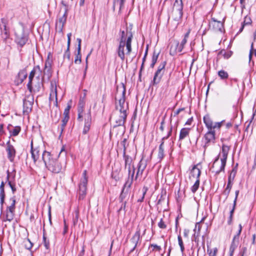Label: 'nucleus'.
Instances as JSON below:
<instances>
[{
    "mask_svg": "<svg viewBox=\"0 0 256 256\" xmlns=\"http://www.w3.org/2000/svg\"><path fill=\"white\" fill-rule=\"evenodd\" d=\"M200 180H196V182L194 184H193V186L191 187L190 190L192 193H195L196 190H198L199 186H200Z\"/></svg>",
    "mask_w": 256,
    "mask_h": 256,
    "instance_id": "nucleus-44",
    "label": "nucleus"
},
{
    "mask_svg": "<svg viewBox=\"0 0 256 256\" xmlns=\"http://www.w3.org/2000/svg\"><path fill=\"white\" fill-rule=\"evenodd\" d=\"M201 229V226L200 225V222H196L195 226V228L194 231H195V234L194 235V240L196 242L197 240V238L199 236L200 233Z\"/></svg>",
    "mask_w": 256,
    "mask_h": 256,
    "instance_id": "nucleus-33",
    "label": "nucleus"
},
{
    "mask_svg": "<svg viewBox=\"0 0 256 256\" xmlns=\"http://www.w3.org/2000/svg\"><path fill=\"white\" fill-rule=\"evenodd\" d=\"M43 86V83H42V80H38V82L34 86V88H32V92H38L40 91V88H41L42 86Z\"/></svg>",
    "mask_w": 256,
    "mask_h": 256,
    "instance_id": "nucleus-42",
    "label": "nucleus"
},
{
    "mask_svg": "<svg viewBox=\"0 0 256 256\" xmlns=\"http://www.w3.org/2000/svg\"><path fill=\"white\" fill-rule=\"evenodd\" d=\"M14 212L9 210H6V220L11 222L14 219Z\"/></svg>",
    "mask_w": 256,
    "mask_h": 256,
    "instance_id": "nucleus-40",
    "label": "nucleus"
},
{
    "mask_svg": "<svg viewBox=\"0 0 256 256\" xmlns=\"http://www.w3.org/2000/svg\"><path fill=\"white\" fill-rule=\"evenodd\" d=\"M34 104V97L32 96H27L23 100V112L28 114L32 110Z\"/></svg>",
    "mask_w": 256,
    "mask_h": 256,
    "instance_id": "nucleus-14",
    "label": "nucleus"
},
{
    "mask_svg": "<svg viewBox=\"0 0 256 256\" xmlns=\"http://www.w3.org/2000/svg\"><path fill=\"white\" fill-rule=\"evenodd\" d=\"M174 10H182L183 4L182 0H175L174 4Z\"/></svg>",
    "mask_w": 256,
    "mask_h": 256,
    "instance_id": "nucleus-36",
    "label": "nucleus"
},
{
    "mask_svg": "<svg viewBox=\"0 0 256 256\" xmlns=\"http://www.w3.org/2000/svg\"><path fill=\"white\" fill-rule=\"evenodd\" d=\"M6 150L8 152V158L10 162H13L16 156V150L14 147L10 144H8Z\"/></svg>",
    "mask_w": 256,
    "mask_h": 256,
    "instance_id": "nucleus-24",
    "label": "nucleus"
},
{
    "mask_svg": "<svg viewBox=\"0 0 256 256\" xmlns=\"http://www.w3.org/2000/svg\"><path fill=\"white\" fill-rule=\"evenodd\" d=\"M191 130L190 128H182L180 132L178 141H182L183 140L187 138L189 136L190 131Z\"/></svg>",
    "mask_w": 256,
    "mask_h": 256,
    "instance_id": "nucleus-26",
    "label": "nucleus"
},
{
    "mask_svg": "<svg viewBox=\"0 0 256 256\" xmlns=\"http://www.w3.org/2000/svg\"><path fill=\"white\" fill-rule=\"evenodd\" d=\"M178 245L180 246V251L182 252H184V243L182 242V238L180 234L178 235Z\"/></svg>",
    "mask_w": 256,
    "mask_h": 256,
    "instance_id": "nucleus-47",
    "label": "nucleus"
},
{
    "mask_svg": "<svg viewBox=\"0 0 256 256\" xmlns=\"http://www.w3.org/2000/svg\"><path fill=\"white\" fill-rule=\"evenodd\" d=\"M236 172L234 169H232L228 177V180L230 179V182H233V181H234V177L236 174Z\"/></svg>",
    "mask_w": 256,
    "mask_h": 256,
    "instance_id": "nucleus-55",
    "label": "nucleus"
},
{
    "mask_svg": "<svg viewBox=\"0 0 256 256\" xmlns=\"http://www.w3.org/2000/svg\"><path fill=\"white\" fill-rule=\"evenodd\" d=\"M148 190V188H146V186H144L143 188H142L143 193H142V197L138 200V202H142L144 201L145 195L147 192Z\"/></svg>",
    "mask_w": 256,
    "mask_h": 256,
    "instance_id": "nucleus-52",
    "label": "nucleus"
},
{
    "mask_svg": "<svg viewBox=\"0 0 256 256\" xmlns=\"http://www.w3.org/2000/svg\"><path fill=\"white\" fill-rule=\"evenodd\" d=\"M233 182H230V179L228 180V184L226 186V187L224 192V194L226 196V197L228 196L229 195L230 190L232 189V186Z\"/></svg>",
    "mask_w": 256,
    "mask_h": 256,
    "instance_id": "nucleus-37",
    "label": "nucleus"
},
{
    "mask_svg": "<svg viewBox=\"0 0 256 256\" xmlns=\"http://www.w3.org/2000/svg\"><path fill=\"white\" fill-rule=\"evenodd\" d=\"M80 211L78 208H77L73 213V224L76 225L78 222L79 218Z\"/></svg>",
    "mask_w": 256,
    "mask_h": 256,
    "instance_id": "nucleus-39",
    "label": "nucleus"
},
{
    "mask_svg": "<svg viewBox=\"0 0 256 256\" xmlns=\"http://www.w3.org/2000/svg\"><path fill=\"white\" fill-rule=\"evenodd\" d=\"M203 120L208 130H219L224 122V120H222L220 122H214L210 116L208 114L204 116Z\"/></svg>",
    "mask_w": 256,
    "mask_h": 256,
    "instance_id": "nucleus-9",
    "label": "nucleus"
},
{
    "mask_svg": "<svg viewBox=\"0 0 256 256\" xmlns=\"http://www.w3.org/2000/svg\"><path fill=\"white\" fill-rule=\"evenodd\" d=\"M200 174L201 171L200 169L196 166H194L190 170L189 176L190 179L192 180L193 179H196V180H200Z\"/></svg>",
    "mask_w": 256,
    "mask_h": 256,
    "instance_id": "nucleus-21",
    "label": "nucleus"
},
{
    "mask_svg": "<svg viewBox=\"0 0 256 256\" xmlns=\"http://www.w3.org/2000/svg\"><path fill=\"white\" fill-rule=\"evenodd\" d=\"M207 251L209 255L208 256H216L218 253V250L216 248H215L214 249L208 248Z\"/></svg>",
    "mask_w": 256,
    "mask_h": 256,
    "instance_id": "nucleus-49",
    "label": "nucleus"
},
{
    "mask_svg": "<svg viewBox=\"0 0 256 256\" xmlns=\"http://www.w3.org/2000/svg\"><path fill=\"white\" fill-rule=\"evenodd\" d=\"M123 158L124 160V167L134 166L132 164L133 160L132 158L130 156L126 154L125 152L123 153Z\"/></svg>",
    "mask_w": 256,
    "mask_h": 256,
    "instance_id": "nucleus-31",
    "label": "nucleus"
},
{
    "mask_svg": "<svg viewBox=\"0 0 256 256\" xmlns=\"http://www.w3.org/2000/svg\"><path fill=\"white\" fill-rule=\"evenodd\" d=\"M225 21V18L222 20V21L218 20L216 18H212V20L210 22V28H212L215 32H224V23Z\"/></svg>",
    "mask_w": 256,
    "mask_h": 256,
    "instance_id": "nucleus-10",
    "label": "nucleus"
},
{
    "mask_svg": "<svg viewBox=\"0 0 256 256\" xmlns=\"http://www.w3.org/2000/svg\"><path fill=\"white\" fill-rule=\"evenodd\" d=\"M124 32L122 31V36L119 46L117 50L118 55L122 61H124L125 59V54L124 52L125 46H126V54L129 55L132 50V33H130L126 40L124 38Z\"/></svg>",
    "mask_w": 256,
    "mask_h": 256,
    "instance_id": "nucleus-5",
    "label": "nucleus"
},
{
    "mask_svg": "<svg viewBox=\"0 0 256 256\" xmlns=\"http://www.w3.org/2000/svg\"><path fill=\"white\" fill-rule=\"evenodd\" d=\"M85 100L84 98H80L78 106V120L82 122L84 117V126L82 130L84 134H86L90 130L92 124L91 110L90 108L86 113L84 112Z\"/></svg>",
    "mask_w": 256,
    "mask_h": 256,
    "instance_id": "nucleus-3",
    "label": "nucleus"
},
{
    "mask_svg": "<svg viewBox=\"0 0 256 256\" xmlns=\"http://www.w3.org/2000/svg\"><path fill=\"white\" fill-rule=\"evenodd\" d=\"M49 100L50 102L54 101L56 103V104L57 105V88L56 82L55 80H52L50 82V94Z\"/></svg>",
    "mask_w": 256,
    "mask_h": 256,
    "instance_id": "nucleus-15",
    "label": "nucleus"
},
{
    "mask_svg": "<svg viewBox=\"0 0 256 256\" xmlns=\"http://www.w3.org/2000/svg\"><path fill=\"white\" fill-rule=\"evenodd\" d=\"M235 208H236V206H233L232 209L230 210V216L228 218V222H227L228 224V225H231L232 223L233 215H234V212Z\"/></svg>",
    "mask_w": 256,
    "mask_h": 256,
    "instance_id": "nucleus-43",
    "label": "nucleus"
},
{
    "mask_svg": "<svg viewBox=\"0 0 256 256\" xmlns=\"http://www.w3.org/2000/svg\"><path fill=\"white\" fill-rule=\"evenodd\" d=\"M216 130H208L204 136V147L206 148L210 146V143H214L216 139Z\"/></svg>",
    "mask_w": 256,
    "mask_h": 256,
    "instance_id": "nucleus-13",
    "label": "nucleus"
},
{
    "mask_svg": "<svg viewBox=\"0 0 256 256\" xmlns=\"http://www.w3.org/2000/svg\"><path fill=\"white\" fill-rule=\"evenodd\" d=\"M126 138H124L123 140L121 142V144H122V146H123V148H124L123 153L124 152H125V153H126Z\"/></svg>",
    "mask_w": 256,
    "mask_h": 256,
    "instance_id": "nucleus-61",
    "label": "nucleus"
},
{
    "mask_svg": "<svg viewBox=\"0 0 256 256\" xmlns=\"http://www.w3.org/2000/svg\"><path fill=\"white\" fill-rule=\"evenodd\" d=\"M66 124L63 123V122L62 123V124H61L60 128H60V135L62 133V132H63L64 129V128H65Z\"/></svg>",
    "mask_w": 256,
    "mask_h": 256,
    "instance_id": "nucleus-64",
    "label": "nucleus"
},
{
    "mask_svg": "<svg viewBox=\"0 0 256 256\" xmlns=\"http://www.w3.org/2000/svg\"><path fill=\"white\" fill-rule=\"evenodd\" d=\"M15 174L13 176H10L8 170L7 171L6 180L8 182V184L12 189V192L14 194L16 191V184L14 181Z\"/></svg>",
    "mask_w": 256,
    "mask_h": 256,
    "instance_id": "nucleus-22",
    "label": "nucleus"
},
{
    "mask_svg": "<svg viewBox=\"0 0 256 256\" xmlns=\"http://www.w3.org/2000/svg\"><path fill=\"white\" fill-rule=\"evenodd\" d=\"M0 29L1 31V36L4 41H6L10 37V30L8 28V20L4 18L0 20Z\"/></svg>",
    "mask_w": 256,
    "mask_h": 256,
    "instance_id": "nucleus-11",
    "label": "nucleus"
},
{
    "mask_svg": "<svg viewBox=\"0 0 256 256\" xmlns=\"http://www.w3.org/2000/svg\"><path fill=\"white\" fill-rule=\"evenodd\" d=\"M70 105H68L64 110V116H69V112H70Z\"/></svg>",
    "mask_w": 256,
    "mask_h": 256,
    "instance_id": "nucleus-60",
    "label": "nucleus"
},
{
    "mask_svg": "<svg viewBox=\"0 0 256 256\" xmlns=\"http://www.w3.org/2000/svg\"><path fill=\"white\" fill-rule=\"evenodd\" d=\"M52 60L50 59L49 56H48V58L45 62L44 68V76H46L48 80H50L52 76Z\"/></svg>",
    "mask_w": 256,
    "mask_h": 256,
    "instance_id": "nucleus-18",
    "label": "nucleus"
},
{
    "mask_svg": "<svg viewBox=\"0 0 256 256\" xmlns=\"http://www.w3.org/2000/svg\"><path fill=\"white\" fill-rule=\"evenodd\" d=\"M252 20L248 16H246L244 18V20L242 23L244 25L250 24L252 23Z\"/></svg>",
    "mask_w": 256,
    "mask_h": 256,
    "instance_id": "nucleus-51",
    "label": "nucleus"
},
{
    "mask_svg": "<svg viewBox=\"0 0 256 256\" xmlns=\"http://www.w3.org/2000/svg\"><path fill=\"white\" fill-rule=\"evenodd\" d=\"M166 64V61H163L160 64L157 70L154 73L153 80L152 81V85H156L158 84L161 81L162 78L165 72V67Z\"/></svg>",
    "mask_w": 256,
    "mask_h": 256,
    "instance_id": "nucleus-8",
    "label": "nucleus"
},
{
    "mask_svg": "<svg viewBox=\"0 0 256 256\" xmlns=\"http://www.w3.org/2000/svg\"><path fill=\"white\" fill-rule=\"evenodd\" d=\"M159 54H160L159 52H156V51L154 52L152 56V62L150 65V68H154L155 64H156V62L158 60V58Z\"/></svg>",
    "mask_w": 256,
    "mask_h": 256,
    "instance_id": "nucleus-35",
    "label": "nucleus"
},
{
    "mask_svg": "<svg viewBox=\"0 0 256 256\" xmlns=\"http://www.w3.org/2000/svg\"><path fill=\"white\" fill-rule=\"evenodd\" d=\"M43 242H44V246L46 247V248L47 250L48 249L49 247H50L49 240H47L44 234L43 235Z\"/></svg>",
    "mask_w": 256,
    "mask_h": 256,
    "instance_id": "nucleus-53",
    "label": "nucleus"
},
{
    "mask_svg": "<svg viewBox=\"0 0 256 256\" xmlns=\"http://www.w3.org/2000/svg\"><path fill=\"white\" fill-rule=\"evenodd\" d=\"M4 182H2L0 186V204L2 208L3 206V204L4 202L5 194L4 190Z\"/></svg>",
    "mask_w": 256,
    "mask_h": 256,
    "instance_id": "nucleus-32",
    "label": "nucleus"
},
{
    "mask_svg": "<svg viewBox=\"0 0 256 256\" xmlns=\"http://www.w3.org/2000/svg\"><path fill=\"white\" fill-rule=\"evenodd\" d=\"M141 238L142 236H140V229L139 227H138L136 232L130 240V242L133 245L132 248L130 251V253L134 252L136 250V247L140 245L141 243Z\"/></svg>",
    "mask_w": 256,
    "mask_h": 256,
    "instance_id": "nucleus-12",
    "label": "nucleus"
},
{
    "mask_svg": "<svg viewBox=\"0 0 256 256\" xmlns=\"http://www.w3.org/2000/svg\"><path fill=\"white\" fill-rule=\"evenodd\" d=\"M57 156L46 150L42 154V160L46 168L53 173H59L62 169V165L57 160Z\"/></svg>",
    "mask_w": 256,
    "mask_h": 256,
    "instance_id": "nucleus-4",
    "label": "nucleus"
},
{
    "mask_svg": "<svg viewBox=\"0 0 256 256\" xmlns=\"http://www.w3.org/2000/svg\"><path fill=\"white\" fill-rule=\"evenodd\" d=\"M190 33V30H189L186 34H185L184 36V38L182 40L180 43V44L178 42L177 43L176 50L178 52H182L186 44V42L188 41V38L189 37Z\"/></svg>",
    "mask_w": 256,
    "mask_h": 256,
    "instance_id": "nucleus-23",
    "label": "nucleus"
},
{
    "mask_svg": "<svg viewBox=\"0 0 256 256\" xmlns=\"http://www.w3.org/2000/svg\"><path fill=\"white\" fill-rule=\"evenodd\" d=\"M30 152L32 154V158L34 162V163L36 164L37 160L40 158V153L38 148H33L32 142H31Z\"/></svg>",
    "mask_w": 256,
    "mask_h": 256,
    "instance_id": "nucleus-25",
    "label": "nucleus"
},
{
    "mask_svg": "<svg viewBox=\"0 0 256 256\" xmlns=\"http://www.w3.org/2000/svg\"><path fill=\"white\" fill-rule=\"evenodd\" d=\"M80 53V52L78 50V54H76L74 60L75 63H77L78 62L79 63L81 62V55Z\"/></svg>",
    "mask_w": 256,
    "mask_h": 256,
    "instance_id": "nucleus-57",
    "label": "nucleus"
},
{
    "mask_svg": "<svg viewBox=\"0 0 256 256\" xmlns=\"http://www.w3.org/2000/svg\"><path fill=\"white\" fill-rule=\"evenodd\" d=\"M182 10H174L172 11V18L175 21H179L182 16Z\"/></svg>",
    "mask_w": 256,
    "mask_h": 256,
    "instance_id": "nucleus-30",
    "label": "nucleus"
},
{
    "mask_svg": "<svg viewBox=\"0 0 256 256\" xmlns=\"http://www.w3.org/2000/svg\"><path fill=\"white\" fill-rule=\"evenodd\" d=\"M239 230L232 239V242L230 247V256H232L234 251L235 250L236 248L237 247V244H236V242H238L239 236L242 232V226L241 224H240L239 226Z\"/></svg>",
    "mask_w": 256,
    "mask_h": 256,
    "instance_id": "nucleus-17",
    "label": "nucleus"
},
{
    "mask_svg": "<svg viewBox=\"0 0 256 256\" xmlns=\"http://www.w3.org/2000/svg\"><path fill=\"white\" fill-rule=\"evenodd\" d=\"M119 90L122 92V96L118 102H116V110L113 114L115 124L114 127L124 126L127 118L128 110V104L126 102V86L124 84L118 86L116 94Z\"/></svg>",
    "mask_w": 256,
    "mask_h": 256,
    "instance_id": "nucleus-1",
    "label": "nucleus"
},
{
    "mask_svg": "<svg viewBox=\"0 0 256 256\" xmlns=\"http://www.w3.org/2000/svg\"><path fill=\"white\" fill-rule=\"evenodd\" d=\"M184 110V108H180L177 110L176 111L174 112V116H177L180 112L183 111Z\"/></svg>",
    "mask_w": 256,
    "mask_h": 256,
    "instance_id": "nucleus-63",
    "label": "nucleus"
},
{
    "mask_svg": "<svg viewBox=\"0 0 256 256\" xmlns=\"http://www.w3.org/2000/svg\"><path fill=\"white\" fill-rule=\"evenodd\" d=\"M10 201L12 202V203L10 206H8L6 208V210L15 212L16 209V198L15 196H13L10 198Z\"/></svg>",
    "mask_w": 256,
    "mask_h": 256,
    "instance_id": "nucleus-41",
    "label": "nucleus"
},
{
    "mask_svg": "<svg viewBox=\"0 0 256 256\" xmlns=\"http://www.w3.org/2000/svg\"><path fill=\"white\" fill-rule=\"evenodd\" d=\"M64 58H67L68 60L70 59V47L67 48V49L64 55Z\"/></svg>",
    "mask_w": 256,
    "mask_h": 256,
    "instance_id": "nucleus-58",
    "label": "nucleus"
},
{
    "mask_svg": "<svg viewBox=\"0 0 256 256\" xmlns=\"http://www.w3.org/2000/svg\"><path fill=\"white\" fill-rule=\"evenodd\" d=\"M147 166L146 162L142 158L138 162L137 166V172L134 177V180H136L140 176H142L144 170Z\"/></svg>",
    "mask_w": 256,
    "mask_h": 256,
    "instance_id": "nucleus-19",
    "label": "nucleus"
},
{
    "mask_svg": "<svg viewBox=\"0 0 256 256\" xmlns=\"http://www.w3.org/2000/svg\"><path fill=\"white\" fill-rule=\"evenodd\" d=\"M158 226L162 229H164L166 228V225L164 222L162 218H161L160 221L158 223Z\"/></svg>",
    "mask_w": 256,
    "mask_h": 256,
    "instance_id": "nucleus-54",
    "label": "nucleus"
},
{
    "mask_svg": "<svg viewBox=\"0 0 256 256\" xmlns=\"http://www.w3.org/2000/svg\"><path fill=\"white\" fill-rule=\"evenodd\" d=\"M15 42L20 47H22L28 40V36L24 32L23 26L17 28L14 32Z\"/></svg>",
    "mask_w": 256,
    "mask_h": 256,
    "instance_id": "nucleus-7",
    "label": "nucleus"
},
{
    "mask_svg": "<svg viewBox=\"0 0 256 256\" xmlns=\"http://www.w3.org/2000/svg\"><path fill=\"white\" fill-rule=\"evenodd\" d=\"M218 76L222 80L227 79L228 77V73L224 70H220L218 71Z\"/></svg>",
    "mask_w": 256,
    "mask_h": 256,
    "instance_id": "nucleus-45",
    "label": "nucleus"
},
{
    "mask_svg": "<svg viewBox=\"0 0 256 256\" xmlns=\"http://www.w3.org/2000/svg\"><path fill=\"white\" fill-rule=\"evenodd\" d=\"M36 69H38L39 71L41 72L40 66H37L30 72L28 76V82L27 84V88L30 93L32 92V80L35 75Z\"/></svg>",
    "mask_w": 256,
    "mask_h": 256,
    "instance_id": "nucleus-20",
    "label": "nucleus"
},
{
    "mask_svg": "<svg viewBox=\"0 0 256 256\" xmlns=\"http://www.w3.org/2000/svg\"><path fill=\"white\" fill-rule=\"evenodd\" d=\"M88 178L87 171L84 170L82 172V178H80L79 184L78 200H84L86 196Z\"/></svg>",
    "mask_w": 256,
    "mask_h": 256,
    "instance_id": "nucleus-6",
    "label": "nucleus"
},
{
    "mask_svg": "<svg viewBox=\"0 0 256 256\" xmlns=\"http://www.w3.org/2000/svg\"><path fill=\"white\" fill-rule=\"evenodd\" d=\"M18 78L20 82H22L27 77V72L26 70H22L18 74Z\"/></svg>",
    "mask_w": 256,
    "mask_h": 256,
    "instance_id": "nucleus-34",
    "label": "nucleus"
},
{
    "mask_svg": "<svg viewBox=\"0 0 256 256\" xmlns=\"http://www.w3.org/2000/svg\"><path fill=\"white\" fill-rule=\"evenodd\" d=\"M254 50L253 43L251 44V48L249 54V61L250 62Z\"/></svg>",
    "mask_w": 256,
    "mask_h": 256,
    "instance_id": "nucleus-62",
    "label": "nucleus"
},
{
    "mask_svg": "<svg viewBox=\"0 0 256 256\" xmlns=\"http://www.w3.org/2000/svg\"><path fill=\"white\" fill-rule=\"evenodd\" d=\"M172 126H170V128L169 131L168 132V134L166 136H164L162 139V142H164V140L168 139L172 134Z\"/></svg>",
    "mask_w": 256,
    "mask_h": 256,
    "instance_id": "nucleus-56",
    "label": "nucleus"
},
{
    "mask_svg": "<svg viewBox=\"0 0 256 256\" xmlns=\"http://www.w3.org/2000/svg\"><path fill=\"white\" fill-rule=\"evenodd\" d=\"M21 130L20 127L19 126H16L12 131L10 132L11 136H16L18 134Z\"/></svg>",
    "mask_w": 256,
    "mask_h": 256,
    "instance_id": "nucleus-48",
    "label": "nucleus"
},
{
    "mask_svg": "<svg viewBox=\"0 0 256 256\" xmlns=\"http://www.w3.org/2000/svg\"><path fill=\"white\" fill-rule=\"evenodd\" d=\"M68 12L67 10H66L62 16L61 17H60L58 18V21L56 22V30L57 32H58L60 33H62V30L66 20Z\"/></svg>",
    "mask_w": 256,
    "mask_h": 256,
    "instance_id": "nucleus-16",
    "label": "nucleus"
},
{
    "mask_svg": "<svg viewBox=\"0 0 256 256\" xmlns=\"http://www.w3.org/2000/svg\"><path fill=\"white\" fill-rule=\"evenodd\" d=\"M124 168L126 170H128V176H131L132 174H134V175L136 169H135L134 166H128L124 167Z\"/></svg>",
    "mask_w": 256,
    "mask_h": 256,
    "instance_id": "nucleus-46",
    "label": "nucleus"
},
{
    "mask_svg": "<svg viewBox=\"0 0 256 256\" xmlns=\"http://www.w3.org/2000/svg\"><path fill=\"white\" fill-rule=\"evenodd\" d=\"M25 246L26 248L28 250H30L32 246V244L30 240L28 239L27 241L26 242Z\"/></svg>",
    "mask_w": 256,
    "mask_h": 256,
    "instance_id": "nucleus-59",
    "label": "nucleus"
},
{
    "mask_svg": "<svg viewBox=\"0 0 256 256\" xmlns=\"http://www.w3.org/2000/svg\"><path fill=\"white\" fill-rule=\"evenodd\" d=\"M230 150V146L225 144L222 146V151L215 158L210 168L213 173L218 174L220 172L224 171V168Z\"/></svg>",
    "mask_w": 256,
    "mask_h": 256,
    "instance_id": "nucleus-2",
    "label": "nucleus"
},
{
    "mask_svg": "<svg viewBox=\"0 0 256 256\" xmlns=\"http://www.w3.org/2000/svg\"><path fill=\"white\" fill-rule=\"evenodd\" d=\"M164 156V142H162L158 147V159L161 162Z\"/></svg>",
    "mask_w": 256,
    "mask_h": 256,
    "instance_id": "nucleus-29",
    "label": "nucleus"
},
{
    "mask_svg": "<svg viewBox=\"0 0 256 256\" xmlns=\"http://www.w3.org/2000/svg\"><path fill=\"white\" fill-rule=\"evenodd\" d=\"M134 179V174H132L131 176H128L124 182L122 188L130 190V188Z\"/></svg>",
    "mask_w": 256,
    "mask_h": 256,
    "instance_id": "nucleus-28",
    "label": "nucleus"
},
{
    "mask_svg": "<svg viewBox=\"0 0 256 256\" xmlns=\"http://www.w3.org/2000/svg\"><path fill=\"white\" fill-rule=\"evenodd\" d=\"M232 51H226L225 50H222L218 52V55L222 56L224 58L228 59L232 55Z\"/></svg>",
    "mask_w": 256,
    "mask_h": 256,
    "instance_id": "nucleus-38",
    "label": "nucleus"
},
{
    "mask_svg": "<svg viewBox=\"0 0 256 256\" xmlns=\"http://www.w3.org/2000/svg\"><path fill=\"white\" fill-rule=\"evenodd\" d=\"M130 194V190L122 188L120 195L119 196L120 201H128Z\"/></svg>",
    "mask_w": 256,
    "mask_h": 256,
    "instance_id": "nucleus-27",
    "label": "nucleus"
},
{
    "mask_svg": "<svg viewBox=\"0 0 256 256\" xmlns=\"http://www.w3.org/2000/svg\"><path fill=\"white\" fill-rule=\"evenodd\" d=\"M120 202L121 203V206L120 208L118 210V212H120L121 210H124V212H126V204L128 201H120Z\"/></svg>",
    "mask_w": 256,
    "mask_h": 256,
    "instance_id": "nucleus-50",
    "label": "nucleus"
}]
</instances>
